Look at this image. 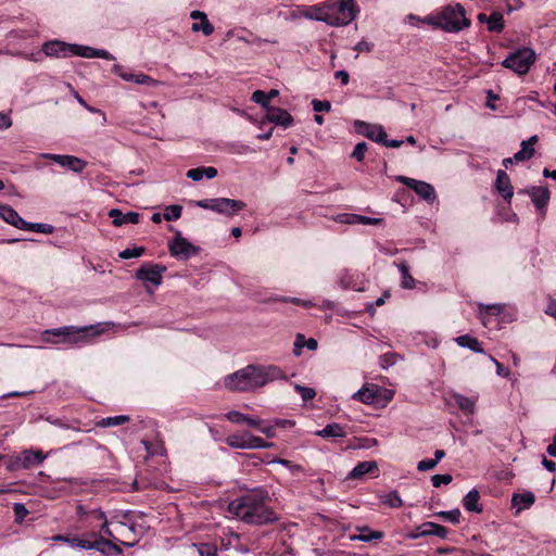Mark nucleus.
<instances>
[{
	"label": "nucleus",
	"mask_w": 556,
	"mask_h": 556,
	"mask_svg": "<svg viewBox=\"0 0 556 556\" xmlns=\"http://www.w3.org/2000/svg\"><path fill=\"white\" fill-rule=\"evenodd\" d=\"M200 556H217V549L213 545L201 544L198 547Z\"/></svg>",
	"instance_id": "13d9d810"
},
{
	"label": "nucleus",
	"mask_w": 556,
	"mask_h": 556,
	"mask_svg": "<svg viewBox=\"0 0 556 556\" xmlns=\"http://www.w3.org/2000/svg\"><path fill=\"white\" fill-rule=\"evenodd\" d=\"M455 341L462 348H467L476 353L484 354V350L481 348V344L477 338H473L469 334H464L457 337Z\"/></svg>",
	"instance_id": "2f4dec72"
},
{
	"label": "nucleus",
	"mask_w": 556,
	"mask_h": 556,
	"mask_svg": "<svg viewBox=\"0 0 556 556\" xmlns=\"http://www.w3.org/2000/svg\"><path fill=\"white\" fill-rule=\"evenodd\" d=\"M197 205L201 208L211 210L226 216H232L245 207L244 202L228 198L200 200L197 202Z\"/></svg>",
	"instance_id": "423d86ee"
},
{
	"label": "nucleus",
	"mask_w": 556,
	"mask_h": 556,
	"mask_svg": "<svg viewBox=\"0 0 556 556\" xmlns=\"http://www.w3.org/2000/svg\"><path fill=\"white\" fill-rule=\"evenodd\" d=\"M490 31L500 33L504 28V16L501 12H493L486 20Z\"/></svg>",
	"instance_id": "4c0bfd02"
},
{
	"label": "nucleus",
	"mask_w": 556,
	"mask_h": 556,
	"mask_svg": "<svg viewBox=\"0 0 556 556\" xmlns=\"http://www.w3.org/2000/svg\"><path fill=\"white\" fill-rule=\"evenodd\" d=\"M166 269V266L161 264L146 263L137 269L135 276L146 285L151 283L154 287H159L162 285L163 274Z\"/></svg>",
	"instance_id": "9b49d317"
},
{
	"label": "nucleus",
	"mask_w": 556,
	"mask_h": 556,
	"mask_svg": "<svg viewBox=\"0 0 556 556\" xmlns=\"http://www.w3.org/2000/svg\"><path fill=\"white\" fill-rule=\"evenodd\" d=\"M54 162L74 173H81L87 166V162L74 155L60 154L54 157Z\"/></svg>",
	"instance_id": "5701e85b"
},
{
	"label": "nucleus",
	"mask_w": 556,
	"mask_h": 556,
	"mask_svg": "<svg viewBox=\"0 0 556 556\" xmlns=\"http://www.w3.org/2000/svg\"><path fill=\"white\" fill-rule=\"evenodd\" d=\"M452 476L448 473L445 475H434L431 478L432 485L439 488L441 484H448L452 481Z\"/></svg>",
	"instance_id": "603ef678"
},
{
	"label": "nucleus",
	"mask_w": 556,
	"mask_h": 556,
	"mask_svg": "<svg viewBox=\"0 0 556 556\" xmlns=\"http://www.w3.org/2000/svg\"><path fill=\"white\" fill-rule=\"evenodd\" d=\"M225 417L233 424H247L248 426L257 429L267 438H274L276 434V432H274V426H264V420L258 417L249 416L238 410H231L227 413Z\"/></svg>",
	"instance_id": "9d476101"
},
{
	"label": "nucleus",
	"mask_w": 556,
	"mask_h": 556,
	"mask_svg": "<svg viewBox=\"0 0 556 556\" xmlns=\"http://www.w3.org/2000/svg\"><path fill=\"white\" fill-rule=\"evenodd\" d=\"M98 49L88 47V46H79L74 45L73 55H78L87 59L97 58Z\"/></svg>",
	"instance_id": "79ce46f5"
},
{
	"label": "nucleus",
	"mask_w": 556,
	"mask_h": 556,
	"mask_svg": "<svg viewBox=\"0 0 556 556\" xmlns=\"http://www.w3.org/2000/svg\"><path fill=\"white\" fill-rule=\"evenodd\" d=\"M380 500L383 504H386L390 507H393V508H397L403 505L402 498L400 497L399 493L395 491L390 492L384 495H381Z\"/></svg>",
	"instance_id": "ea45409f"
},
{
	"label": "nucleus",
	"mask_w": 556,
	"mask_h": 556,
	"mask_svg": "<svg viewBox=\"0 0 556 556\" xmlns=\"http://www.w3.org/2000/svg\"><path fill=\"white\" fill-rule=\"evenodd\" d=\"M377 468H378V465L376 462H372V460L361 462L349 473V478L359 479L363 476H365L366 473H369Z\"/></svg>",
	"instance_id": "c756f323"
},
{
	"label": "nucleus",
	"mask_w": 556,
	"mask_h": 556,
	"mask_svg": "<svg viewBox=\"0 0 556 556\" xmlns=\"http://www.w3.org/2000/svg\"><path fill=\"white\" fill-rule=\"evenodd\" d=\"M74 45H68L59 40L46 42L42 51L48 56L66 58L73 55Z\"/></svg>",
	"instance_id": "dca6fc26"
},
{
	"label": "nucleus",
	"mask_w": 556,
	"mask_h": 556,
	"mask_svg": "<svg viewBox=\"0 0 556 556\" xmlns=\"http://www.w3.org/2000/svg\"><path fill=\"white\" fill-rule=\"evenodd\" d=\"M480 494L477 490H471L464 497L463 505L466 510L473 513H481L482 506L479 503Z\"/></svg>",
	"instance_id": "7c9ffc66"
},
{
	"label": "nucleus",
	"mask_w": 556,
	"mask_h": 556,
	"mask_svg": "<svg viewBox=\"0 0 556 556\" xmlns=\"http://www.w3.org/2000/svg\"><path fill=\"white\" fill-rule=\"evenodd\" d=\"M437 466V460L433 459H422L417 464V469L419 471L431 470Z\"/></svg>",
	"instance_id": "052dcab7"
},
{
	"label": "nucleus",
	"mask_w": 556,
	"mask_h": 556,
	"mask_svg": "<svg viewBox=\"0 0 556 556\" xmlns=\"http://www.w3.org/2000/svg\"><path fill=\"white\" fill-rule=\"evenodd\" d=\"M495 188L507 202H510L514 195V188L510 184L508 175L503 169H500L497 172Z\"/></svg>",
	"instance_id": "412c9836"
},
{
	"label": "nucleus",
	"mask_w": 556,
	"mask_h": 556,
	"mask_svg": "<svg viewBox=\"0 0 556 556\" xmlns=\"http://www.w3.org/2000/svg\"><path fill=\"white\" fill-rule=\"evenodd\" d=\"M109 216L113 219L114 226H123L126 224H138L140 215L136 212H128L124 214L121 210L112 208Z\"/></svg>",
	"instance_id": "b1692460"
},
{
	"label": "nucleus",
	"mask_w": 556,
	"mask_h": 556,
	"mask_svg": "<svg viewBox=\"0 0 556 556\" xmlns=\"http://www.w3.org/2000/svg\"><path fill=\"white\" fill-rule=\"evenodd\" d=\"M295 390L300 393V395L304 402L313 400L316 395V392L314 389L307 388V387H302L300 384H295Z\"/></svg>",
	"instance_id": "8fccbe9b"
},
{
	"label": "nucleus",
	"mask_w": 556,
	"mask_h": 556,
	"mask_svg": "<svg viewBox=\"0 0 556 556\" xmlns=\"http://www.w3.org/2000/svg\"><path fill=\"white\" fill-rule=\"evenodd\" d=\"M528 194L534 206L544 212L549 201V191L546 187H531L522 191Z\"/></svg>",
	"instance_id": "a211bd4d"
},
{
	"label": "nucleus",
	"mask_w": 556,
	"mask_h": 556,
	"mask_svg": "<svg viewBox=\"0 0 556 556\" xmlns=\"http://www.w3.org/2000/svg\"><path fill=\"white\" fill-rule=\"evenodd\" d=\"M170 254L181 260H188L198 252V249L185 239L180 232L168 243Z\"/></svg>",
	"instance_id": "ddd939ff"
},
{
	"label": "nucleus",
	"mask_w": 556,
	"mask_h": 556,
	"mask_svg": "<svg viewBox=\"0 0 556 556\" xmlns=\"http://www.w3.org/2000/svg\"><path fill=\"white\" fill-rule=\"evenodd\" d=\"M186 175L193 181H199L204 177L202 167L189 169Z\"/></svg>",
	"instance_id": "680f3d73"
},
{
	"label": "nucleus",
	"mask_w": 556,
	"mask_h": 556,
	"mask_svg": "<svg viewBox=\"0 0 556 556\" xmlns=\"http://www.w3.org/2000/svg\"><path fill=\"white\" fill-rule=\"evenodd\" d=\"M265 119L269 123L288 128L293 123V117L289 112L281 108L273 106L268 108V112L265 115Z\"/></svg>",
	"instance_id": "f3484780"
},
{
	"label": "nucleus",
	"mask_w": 556,
	"mask_h": 556,
	"mask_svg": "<svg viewBox=\"0 0 556 556\" xmlns=\"http://www.w3.org/2000/svg\"><path fill=\"white\" fill-rule=\"evenodd\" d=\"M108 324H97L89 327L77 328L74 326H66L55 329L46 330L42 333V339L47 343H78L85 341L88 337H96L106 331Z\"/></svg>",
	"instance_id": "7ed1b4c3"
},
{
	"label": "nucleus",
	"mask_w": 556,
	"mask_h": 556,
	"mask_svg": "<svg viewBox=\"0 0 556 556\" xmlns=\"http://www.w3.org/2000/svg\"><path fill=\"white\" fill-rule=\"evenodd\" d=\"M51 540L54 542L67 543L72 547H77L81 549H97L103 552L101 548L98 547V543H92L78 536H66L62 534H56L52 536Z\"/></svg>",
	"instance_id": "aec40b11"
},
{
	"label": "nucleus",
	"mask_w": 556,
	"mask_h": 556,
	"mask_svg": "<svg viewBox=\"0 0 556 556\" xmlns=\"http://www.w3.org/2000/svg\"><path fill=\"white\" fill-rule=\"evenodd\" d=\"M268 492L257 488L228 504L229 514L251 525H265L277 520L275 511L268 507Z\"/></svg>",
	"instance_id": "f257e3e1"
},
{
	"label": "nucleus",
	"mask_w": 556,
	"mask_h": 556,
	"mask_svg": "<svg viewBox=\"0 0 556 556\" xmlns=\"http://www.w3.org/2000/svg\"><path fill=\"white\" fill-rule=\"evenodd\" d=\"M13 510L17 519H23L28 513L25 506L20 503L14 504Z\"/></svg>",
	"instance_id": "69168bd1"
},
{
	"label": "nucleus",
	"mask_w": 556,
	"mask_h": 556,
	"mask_svg": "<svg viewBox=\"0 0 556 556\" xmlns=\"http://www.w3.org/2000/svg\"><path fill=\"white\" fill-rule=\"evenodd\" d=\"M489 359L496 366V372L498 376L507 377L509 371L500 362H497L492 355H489Z\"/></svg>",
	"instance_id": "0e129e2a"
},
{
	"label": "nucleus",
	"mask_w": 556,
	"mask_h": 556,
	"mask_svg": "<svg viewBox=\"0 0 556 556\" xmlns=\"http://www.w3.org/2000/svg\"><path fill=\"white\" fill-rule=\"evenodd\" d=\"M460 510L458 508L448 511H439L437 516L457 525L460 521Z\"/></svg>",
	"instance_id": "49530a36"
},
{
	"label": "nucleus",
	"mask_w": 556,
	"mask_h": 556,
	"mask_svg": "<svg viewBox=\"0 0 556 556\" xmlns=\"http://www.w3.org/2000/svg\"><path fill=\"white\" fill-rule=\"evenodd\" d=\"M418 530V535H435L441 539H445L448 532L445 527L430 521L422 523Z\"/></svg>",
	"instance_id": "c85d7f7f"
},
{
	"label": "nucleus",
	"mask_w": 556,
	"mask_h": 556,
	"mask_svg": "<svg viewBox=\"0 0 556 556\" xmlns=\"http://www.w3.org/2000/svg\"><path fill=\"white\" fill-rule=\"evenodd\" d=\"M356 530L358 531V534H352L350 535L351 541H361V542H372L381 540L384 534L382 531L378 530H371L369 527H357Z\"/></svg>",
	"instance_id": "bb28decb"
},
{
	"label": "nucleus",
	"mask_w": 556,
	"mask_h": 556,
	"mask_svg": "<svg viewBox=\"0 0 556 556\" xmlns=\"http://www.w3.org/2000/svg\"><path fill=\"white\" fill-rule=\"evenodd\" d=\"M534 154V148L529 147V142H521V150L515 153L514 160L516 162H522L529 160Z\"/></svg>",
	"instance_id": "a19ab883"
},
{
	"label": "nucleus",
	"mask_w": 556,
	"mask_h": 556,
	"mask_svg": "<svg viewBox=\"0 0 556 556\" xmlns=\"http://www.w3.org/2000/svg\"><path fill=\"white\" fill-rule=\"evenodd\" d=\"M317 435L323 438H343L346 432L344 428L339 424L327 425L324 429L316 432Z\"/></svg>",
	"instance_id": "72a5a7b5"
},
{
	"label": "nucleus",
	"mask_w": 556,
	"mask_h": 556,
	"mask_svg": "<svg viewBox=\"0 0 556 556\" xmlns=\"http://www.w3.org/2000/svg\"><path fill=\"white\" fill-rule=\"evenodd\" d=\"M312 105L315 112H329L331 110V104L327 100L321 101L314 99L312 101Z\"/></svg>",
	"instance_id": "864d4df0"
},
{
	"label": "nucleus",
	"mask_w": 556,
	"mask_h": 556,
	"mask_svg": "<svg viewBox=\"0 0 556 556\" xmlns=\"http://www.w3.org/2000/svg\"><path fill=\"white\" fill-rule=\"evenodd\" d=\"M144 251L146 250L143 247H134L131 249L129 248L123 250L122 252H119L118 256L123 260L136 258L140 257L144 253Z\"/></svg>",
	"instance_id": "c03bdc74"
},
{
	"label": "nucleus",
	"mask_w": 556,
	"mask_h": 556,
	"mask_svg": "<svg viewBox=\"0 0 556 556\" xmlns=\"http://www.w3.org/2000/svg\"><path fill=\"white\" fill-rule=\"evenodd\" d=\"M45 458L46 455L41 451L25 450L16 457L14 465L16 468L27 469L41 464Z\"/></svg>",
	"instance_id": "4468645a"
},
{
	"label": "nucleus",
	"mask_w": 556,
	"mask_h": 556,
	"mask_svg": "<svg viewBox=\"0 0 556 556\" xmlns=\"http://www.w3.org/2000/svg\"><path fill=\"white\" fill-rule=\"evenodd\" d=\"M381 388L374 383H365L362 389L352 395V399L370 405L378 401Z\"/></svg>",
	"instance_id": "2eb2a0df"
},
{
	"label": "nucleus",
	"mask_w": 556,
	"mask_h": 556,
	"mask_svg": "<svg viewBox=\"0 0 556 556\" xmlns=\"http://www.w3.org/2000/svg\"><path fill=\"white\" fill-rule=\"evenodd\" d=\"M356 126L358 131H361L364 136L378 143H382V141H384V137H387L384 129L380 125L357 122Z\"/></svg>",
	"instance_id": "6ab92c4d"
},
{
	"label": "nucleus",
	"mask_w": 556,
	"mask_h": 556,
	"mask_svg": "<svg viewBox=\"0 0 556 556\" xmlns=\"http://www.w3.org/2000/svg\"><path fill=\"white\" fill-rule=\"evenodd\" d=\"M535 501V496L532 492H523L514 494L511 503L518 510L530 507Z\"/></svg>",
	"instance_id": "473e14b6"
},
{
	"label": "nucleus",
	"mask_w": 556,
	"mask_h": 556,
	"mask_svg": "<svg viewBox=\"0 0 556 556\" xmlns=\"http://www.w3.org/2000/svg\"><path fill=\"white\" fill-rule=\"evenodd\" d=\"M0 217L18 229L27 226L26 220H24L18 213L9 205H0Z\"/></svg>",
	"instance_id": "a878e982"
},
{
	"label": "nucleus",
	"mask_w": 556,
	"mask_h": 556,
	"mask_svg": "<svg viewBox=\"0 0 556 556\" xmlns=\"http://www.w3.org/2000/svg\"><path fill=\"white\" fill-rule=\"evenodd\" d=\"M447 14H451V12L447 11ZM445 18H446V13L438 12L434 15L427 16L421 22L432 25L437 28H441V29H453L454 28L453 25L444 22Z\"/></svg>",
	"instance_id": "f704fd0d"
},
{
	"label": "nucleus",
	"mask_w": 556,
	"mask_h": 556,
	"mask_svg": "<svg viewBox=\"0 0 556 556\" xmlns=\"http://www.w3.org/2000/svg\"><path fill=\"white\" fill-rule=\"evenodd\" d=\"M89 535L96 539L92 543H98L99 548L101 545H105L110 547L112 551H114L116 554H122V548L114 543V540L105 539L104 536H100L99 539H97L96 533H90Z\"/></svg>",
	"instance_id": "37998d69"
},
{
	"label": "nucleus",
	"mask_w": 556,
	"mask_h": 556,
	"mask_svg": "<svg viewBox=\"0 0 556 556\" xmlns=\"http://www.w3.org/2000/svg\"><path fill=\"white\" fill-rule=\"evenodd\" d=\"M285 378L286 375L277 366L249 365L231 375L226 376L224 384L229 391L249 392L262 388L269 382Z\"/></svg>",
	"instance_id": "f03ea898"
},
{
	"label": "nucleus",
	"mask_w": 556,
	"mask_h": 556,
	"mask_svg": "<svg viewBox=\"0 0 556 556\" xmlns=\"http://www.w3.org/2000/svg\"><path fill=\"white\" fill-rule=\"evenodd\" d=\"M182 207L180 205H169L165 208L163 215L166 220H176L181 216Z\"/></svg>",
	"instance_id": "de8ad7c7"
},
{
	"label": "nucleus",
	"mask_w": 556,
	"mask_h": 556,
	"mask_svg": "<svg viewBox=\"0 0 556 556\" xmlns=\"http://www.w3.org/2000/svg\"><path fill=\"white\" fill-rule=\"evenodd\" d=\"M447 11L451 12V14H446L444 22L453 25L454 28L444 29L445 31L457 33L470 26V21L466 17V12L462 4L456 3L453 5H446L440 11V13H447Z\"/></svg>",
	"instance_id": "1a4fd4ad"
},
{
	"label": "nucleus",
	"mask_w": 556,
	"mask_h": 556,
	"mask_svg": "<svg viewBox=\"0 0 556 556\" xmlns=\"http://www.w3.org/2000/svg\"><path fill=\"white\" fill-rule=\"evenodd\" d=\"M89 518L101 522L108 519L105 513L101 509H91Z\"/></svg>",
	"instance_id": "338daca9"
},
{
	"label": "nucleus",
	"mask_w": 556,
	"mask_h": 556,
	"mask_svg": "<svg viewBox=\"0 0 556 556\" xmlns=\"http://www.w3.org/2000/svg\"><path fill=\"white\" fill-rule=\"evenodd\" d=\"M545 313L556 319V300L549 301Z\"/></svg>",
	"instance_id": "774afa93"
},
{
	"label": "nucleus",
	"mask_w": 556,
	"mask_h": 556,
	"mask_svg": "<svg viewBox=\"0 0 556 556\" xmlns=\"http://www.w3.org/2000/svg\"><path fill=\"white\" fill-rule=\"evenodd\" d=\"M327 9H329L330 26L348 25L356 16L354 0H341L339 3L327 2Z\"/></svg>",
	"instance_id": "20e7f679"
},
{
	"label": "nucleus",
	"mask_w": 556,
	"mask_h": 556,
	"mask_svg": "<svg viewBox=\"0 0 556 556\" xmlns=\"http://www.w3.org/2000/svg\"><path fill=\"white\" fill-rule=\"evenodd\" d=\"M26 227L22 228V230H33L40 233H51L53 231V227L47 224H31L26 222Z\"/></svg>",
	"instance_id": "09e8293b"
},
{
	"label": "nucleus",
	"mask_w": 556,
	"mask_h": 556,
	"mask_svg": "<svg viewBox=\"0 0 556 556\" xmlns=\"http://www.w3.org/2000/svg\"><path fill=\"white\" fill-rule=\"evenodd\" d=\"M301 299L299 298H289V296H271L267 300H264L263 302L264 303H269V302H285V303H293V304H298V305H301Z\"/></svg>",
	"instance_id": "6e6d98bb"
},
{
	"label": "nucleus",
	"mask_w": 556,
	"mask_h": 556,
	"mask_svg": "<svg viewBox=\"0 0 556 556\" xmlns=\"http://www.w3.org/2000/svg\"><path fill=\"white\" fill-rule=\"evenodd\" d=\"M129 511H125L122 514V519H118V516L112 517V522L116 520L115 531L119 535L116 542L125 545V546H134L139 541L138 535L136 533V526L128 520Z\"/></svg>",
	"instance_id": "6e6552de"
},
{
	"label": "nucleus",
	"mask_w": 556,
	"mask_h": 556,
	"mask_svg": "<svg viewBox=\"0 0 556 556\" xmlns=\"http://www.w3.org/2000/svg\"><path fill=\"white\" fill-rule=\"evenodd\" d=\"M252 101L262 105L265 109L266 113L268 112V108H273L271 105H269V99L267 94L262 90H255L252 93Z\"/></svg>",
	"instance_id": "a18cd8bd"
},
{
	"label": "nucleus",
	"mask_w": 556,
	"mask_h": 556,
	"mask_svg": "<svg viewBox=\"0 0 556 556\" xmlns=\"http://www.w3.org/2000/svg\"><path fill=\"white\" fill-rule=\"evenodd\" d=\"M329 9L327 3L323 5H311L303 10L302 15L309 20L325 22L329 25Z\"/></svg>",
	"instance_id": "393cba45"
},
{
	"label": "nucleus",
	"mask_w": 556,
	"mask_h": 556,
	"mask_svg": "<svg viewBox=\"0 0 556 556\" xmlns=\"http://www.w3.org/2000/svg\"><path fill=\"white\" fill-rule=\"evenodd\" d=\"M366 151H367L366 142H359L355 146L352 156L355 157L357 161H363L365 157Z\"/></svg>",
	"instance_id": "4d7b16f0"
},
{
	"label": "nucleus",
	"mask_w": 556,
	"mask_h": 556,
	"mask_svg": "<svg viewBox=\"0 0 556 556\" xmlns=\"http://www.w3.org/2000/svg\"><path fill=\"white\" fill-rule=\"evenodd\" d=\"M136 84L138 85H146L149 87H156L160 85L159 80L153 79L152 77L146 75V74H137L136 75Z\"/></svg>",
	"instance_id": "3c124183"
},
{
	"label": "nucleus",
	"mask_w": 556,
	"mask_h": 556,
	"mask_svg": "<svg viewBox=\"0 0 556 556\" xmlns=\"http://www.w3.org/2000/svg\"><path fill=\"white\" fill-rule=\"evenodd\" d=\"M101 531L102 533L106 536L105 539H110V540H118V536L116 535V533L110 529V523L106 520H104L101 525Z\"/></svg>",
	"instance_id": "bf43d9fd"
},
{
	"label": "nucleus",
	"mask_w": 556,
	"mask_h": 556,
	"mask_svg": "<svg viewBox=\"0 0 556 556\" xmlns=\"http://www.w3.org/2000/svg\"><path fill=\"white\" fill-rule=\"evenodd\" d=\"M396 180L413 189L425 201L433 202L437 199L434 188L426 181L406 176H397Z\"/></svg>",
	"instance_id": "f8f14e48"
},
{
	"label": "nucleus",
	"mask_w": 556,
	"mask_h": 556,
	"mask_svg": "<svg viewBox=\"0 0 556 556\" xmlns=\"http://www.w3.org/2000/svg\"><path fill=\"white\" fill-rule=\"evenodd\" d=\"M128 420H129V417L126 415L106 417V418H102L101 420H99L97 422V426L101 427V428L115 427V426L123 425V424L127 422Z\"/></svg>",
	"instance_id": "58836bf2"
},
{
	"label": "nucleus",
	"mask_w": 556,
	"mask_h": 556,
	"mask_svg": "<svg viewBox=\"0 0 556 556\" xmlns=\"http://www.w3.org/2000/svg\"><path fill=\"white\" fill-rule=\"evenodd\" d=\"M336 220L341 224H362V225H379L382 223L381 218L376 217H367L358 214H339L336 217Z\"/></svg>",
	"instance_id": "4be33fe9"
},
{
	"label": "nucleus",
	"mask_w": 556,
	"mask_h": 556,
	"mask_svg": "<svg viewBox=\"0 0 556 556\" xmlns=\"http://www.w3.org/2000/svg\"><path fill=\"white\" fill-rule=\"evenodd\" d=\"M190 16L193 20H200V23L192 24L193 31H202L205 36H210L214 31V27L207 20L205 13L201 11H192Z\"/></svg>",
	"instance_id": "cd10ccee"
},
{
	"label": "nucleus",
	"mask_w": 556,
	"mask_h": 556,
	"mask_svg": "<svg viewBox=\"0 0 556 556\" xmlns=\"http://www.w3.org/2000/svg\"><path fill=\"white\" fill-rule=\"evenodd\" d=\"M535 61V52L530 48H522L514 53H510L503 62L502 65L510 68L518 75H523L529 72L531 65Z\"/></svg>",
	"instance_id": "39448f33"
},
{
	"label": "nucleus",
	"mask_w": 556,
	"mask_h": 556,
	"mask_svg": "<svg viewBox=\"0 0 556 556\" xmlns=\"http://www.w3.org/2000/svg\"><path fill=\"white\" fill-rule=\"evenodd\" d=\"M401 275V287L403 289H413L415 287V279L410 276L408 265L405 261L396 264Z\"/></svg>",
	"instance_id": "c9c22d12"
},
{
	"label": "nucleus",
	"mask_w": 556,
	"mask_h": 556,
	"mask_svg": "<svg viewBox=\"0 0 556 556\" xmlns=\"http://www.w3.org/2000/svg\"><path fill=\"white\" fill-rule=\"evenodd\" d=\"M267 426H274V429L276 427L291 428V427L294 426V422L292 420H289V419H274Z\"/></svg>",
	"instance_id": "e2e57ef3"
},
{
	"label": "nucleus",
	"mask_w": 556,
	"mask_h": 556,
	"mask_svg": "<svg viewBox=\"0 0 556 556\" xmlns=\"http://www.w3.org/2000/svg\"><path fill=\"white\" fill-rule=\"evenodd\" d=\"M113 72L115 74H117L125 81H135L136 83V75L137 74H131V73L124 72L123 67L121 65H118V64H115L113 66Z\"/></svg>",
	"instance_id": "5fc2aeb1"
},
{
	"label": "nucleus",
	"mask_w": 556,
	"mask_h": 556,
	"mask_svg": "<svg viewBox=\"0 0 556 556\" xmlns=\"http://www.w3.org/2000/svg\"><path fill=\"white\" fill-rule=\"evenodd\" d=\"M226 443L232 448L242 450L269 448L273 446V443L265 442L262 438L249 432L231 434L226 438Z\"/></svg>",
	"instance_id": "0eeeda50"
},
{
	"label": "nucleus",
	"mask_w": 556,
	"mask_h": 556,
	"mask_svg": "<svg viewBox=\"0 0 556 556\" xmlns=\"http://www.w3.org/2000/svg\"><path fill=\"white\" fill-rule=\"evenodd\" d=\"M454 401L463 412L466 414H473L476 407V399L468 397L463 394H455Z\"/></svg>",
	"instance_id": "e433bc0d"
}]
</instances>
